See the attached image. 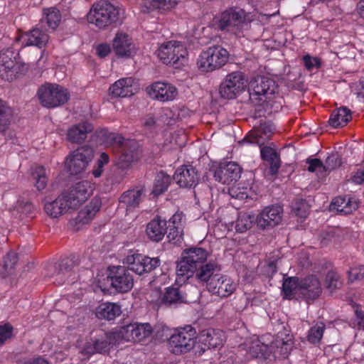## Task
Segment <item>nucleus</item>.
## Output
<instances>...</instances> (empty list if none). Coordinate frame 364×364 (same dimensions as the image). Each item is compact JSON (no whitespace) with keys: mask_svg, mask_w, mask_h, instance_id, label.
<instances>
[{"mask_svg":"<svg viewBox=\"0 0 364 364\" xmlns=\"http://www.w3.org/2000/svg\"><path fill=\"white\" fill-rule=\"evenodd\" d=\"M33 176L36 180V186L38 190H43L47 186L46 171L42 166H36L33 172Z\"/></svg>","mask_w":364,"mask_h":364,"instance_id":"52","label":"nucleus"},{"mask_svg":"<svg viewBox=\"0 0 364 364\" xmlns=\"http://www.w3.org/2000/svg\"><path fill=\"white\" fill-rule=\"evenodd\" d=\"M253 20L250 13L242 9L232 7L220 15L216 26L218 30L236 36H241L245 26Z\"/></svg>","mask_w":364,"mask_h":364,"instance_id":"3","label":"nucleus"},{"mask_svg":"<svg viewBox=\"0 0 364 364\" xmlns=\"http://www.w3.org/2000/svg\"><path fill=\"white\" fill-rule=\"evenodd\" d=\"M326 329V325L323 322H318L311 326L308 331L306 338L307 341L314 345H317L320 343L323 338V333Z\"/></svg>","mask_w":364,"mask_h":364,"instance_id":"45","label":"nucleus"},{"mask_svg":"<svg viewBox=\"0 0 364 364\" xmlns=\"http://www.w3.org/2000/svg\"><path fill=\"white\" fill-rule=\"evenodd\" d=\"M13 327L10 323L0 326V343H4L12 336Z\"/></svg>","mask_w":364,"mask_h":364,"instance_id":"58","label":"nucleus"},{"mask_svg":"<svg viewBox=\"0 0 364 364\" xmlns=\"http://www.w3.org/2000/svg\"><path fill=\"white\" fill-rule=\"evenodd\" d=\"M146 92L150 97L161 102L171 101L178 95V90L175 86L164 82H156L151 84L146 87Z\"/></svg>","mask_w":364,"mask_h":364,"instance_id":"21","label":"nucleus"},{"mask_svg":"<svg viewBox=\"0 0 364 364\" xmlns=\"http://www.w3.org/2000/svg\"><path fill=\"white\" fill-rule=\"evenodd\" d=\"M144 197V191L142 188H136L129 189L124 192L119 199V203L125 206L127 209L136 208Z\"/></svg>","mask_w":364,"mask_h":364,"instance_id":"32","label":"nucleus"},{"mask_svg":"<svg viewBox=\"0 0 364 364\" xmlns=\"http://www.w3.org/2000/svg\"><path fill=\"white\" fill-rule=\"evenodd\" d=\"M352 181L355 184L364 183V167L358 168L352 177Z\"/></svg>","mask_w":364,"mask_h":364,"instance_id":"62","label":"nucleus"},{"mask_svg":"<svg viewBox=\"0 0 364 364\" xmlns=\"http://www.w3.org/2000/svg\"><path fill=\"white\" fill-rule=\"evenodd\" d=\"M325 284L330 291L339 288L342 284L340 275L335 271H329L326 276Z\"/></svg>","mask_w":364,"mask_h":364,"instance_id":"50","label":"nucleus"},{"mask_svg":"<svg viewBox=\"0 0 364 364\" xmlns=\"http://www.w3.org/2000/svg\"><path fill=\"white\" fill-rule=\"evenodd\" d=\"M242 168L235 162L224 161L216 168L214 177L223 184H230L236 182L241 176Z\"/></svg>","mask_w":364,"mask_h":364,"instance_id":"18","label":"nucleus"},{"mask_svg":"<svg viewBox=\"0 0 364 364\" xmlns=\"http://www.w3.org/2000/svg\"><path fill=\"white\" fill-rule=\"evenodd\" d=\"M333 209L344 215L350 214L355 211L359 205L360 200L355 196H343L336 197L331 204Z\"/></svg>","mask_w":364,"mask_h":364,"instance_id":"27","label":"nucleus"},{"mask_svg":"<svg viewBox=\"0 0 364 364\" xmlns=\"http://www.w3.org/2000/svg\"><path fill=\"white\" fill-rule=\"evenodd\" d=\"M283 209L279 205L264 208L257 216V226L262 229L273 228L282 221Z\"/></svg>","mask_w":364,"mask_h":364,"instance_id":"20","label":"nucleus"},{"mask_svg":"<svg viewBox=\"0 0 364 364\" xmlns=\"http://www.w3.org/2000/svg\"><path fill=\"white\" fill-rule=\"evenodd\" d=\"M125 259L128 265L127 269L139 275L148 273L160 264V260L158 257L151 258L141 254L128 255Z\"/></svg>","mask_w":364,"mask_h":364,"instance_id":"15","label":"nucleus"},{"mask_svg":"<svg viewBox=\"0 0 364 364\" xmlns=\"http://www.w3.org/2000/svg\"><path fill=\"white\" fill-rule=\"evenodd\" d=\"M162 301L165 304H175L186 301V297L182 294L181 289L169 287L163 296Z\"/></svg>","mask_w":364,"mask_h":364,"instance_id":"46","label":"nucleus"},{"mask_svg":"<svg viewBox=\"0 0 364 364\" xmlns=\"http://www.w3.org/2000/svg\"><path fill=\"white\" fill-rule=\"evenodd\" d=\"M93 130L92 124L87 122L71 126L67 132V139L72 143H81Z\"/></svg>","mask_w":364,"mask_h":364,"instance_id":"30","label":"nucleus"},{"mask_svg":"<svg viewBox=\"0 0 364 364\" xmlns=\"http://www.w3.org/2000/svg\"><path fill=\"white\" fill-rule=\"evenodd\" d=\"M260 154L262 159L269 164L270 174L276 175L281 166L279 154L274 148L269 146L261 147Z\"/></svg>","mask_w":364,"mask_h":364,"instance_id":"33","label":"nucleus"},{"mask_svg":"<svg viewBox=\"0 0 364 364\" xmlns=\"http://www.w3.org/2000/svg\"><path fill=\"white\" fill-rule=\"evenodd\" d=\"M173 179L181 187L191 188L197 185L199 176L194 167L185 165L176 169Z\"/></svg>","mask_w":364,"mask_h":364,"instance_id":"22","label":"nucleus"},{"mask_svg":"<svg viewBox=\"0 0 364 364\" xmlns=\"http://www.w3.org/2000/svg\"><path fill=\"white\" fill-rule=\"evenodd\" d=\"M44 208L46 213L52 218H58L69 209H72L63 194L60 195L54 201L46 203Z\"/></svg>","mask_w":364,"mask_h":364,"instance_id":"34","label":"nucleus"},{"mask_svg":"<svg viewBox=\"0 0 364 364\" xmlns=\"http://www.w3.org/2000/svg\"><path fill=\"white\" fill-rule=\"evenodd\" d=\"M107 279L112 287L119 292H127L134 285L132 275L124 267H113Z\"/></svg>","mask_w":364,"mask_h":364,"instance_id":"16","label":"nucleus"},{"mask_svg":"<svg viewBox=\"0 0 364 364\" xmlns=\"http://www.w3.org/2000/svg\"><path fill=\"white\" fill-rule=\"evenodd\" d=\"M168 238L170 241H173L174 242H180L182 239L183 235V227L175 226L173 227L171 225H168Z\"/></svg>","mask_w":364,"mask_h":364,"instance_id":"56","label":"nucleus"},{"mask_svg":"<svg viewBox=\"0 0 364 364\" xmlns=\"http://www.w3.org/2000/svg\"><path fill=\"white\" fill-rule=\"evenodd\" d=\"M207 257V251L201 247L185 250L181 259L177 263L176 283L181 285L192 277L196 268L205 263Z\"/></svg>","mask_w":364,"mask_h":364,"instance_id":"2","label":"nucleus"},{"mask_svg":"<svg viewBox=\"0 0 364 364\" xmlns=\"http://www.w3.org/2000/svg\"><path fill=\"white\" fill-rule=\"evenodd\" d=\"M156 53L163 63L172 65L183 64L188 56L186 46L177 41H170L162 43L159 47Z\"/></svg>","mask_w":364,"mask_h":364,"instance_id":"8","label":"nucleus"},{"mask_svg":"<svg viewBox=\"0 0 364 364\" xmlns=\"http://www.w3.org/2000/svg\"><path fill=\"white\" fill-rule=\"evenodd\" d=\"M122 313L121 306L115 303H102L95 311L96 316L100 319L113 320Z\"/></svg>","mask_w":364,"mask_h":364,"instance_id":"35","label":"nucleus"},{"mask_svg":"<svg viewBox=\"0 0 364 364\" xmlns=\"http://www.w3.org/2000/svg\"><path fill=\"white\" fill-rule=\"evenodd\" d=\"M115 53L122 57H130L136 51V48L132 38L125 33H116L112 43Z\"/></svg>","mask_w":364,"mask_h":364,"instance_id":"24","label":"nucleus"},{"mask_svg":"<svg viewBox=\"0 0 364 364\" xmlns=\"http://www.w3.org/2000/svg\"><path fill=\"white\" fill-rule=\"evenodd\" d=\"M72 259H66L60 262L58 267V272L55 274V281L58 284H63L73 274Z\"/></svg>","mask_w":364,"mask_h":364,"instance_id":"42","label":"nucleus"},{"mask_svg":"<svg viewBox=\"0 0 364 364\" xmlns=\"http://www.w3.org/2000/svg\"><path fill=\"white\" fill-rule=\"evenodd\" d=\"M100 205L101 203L99 199H92L89 204L78 213V221L82 223H87L99 211Z\"/></svg>","mask_w":364,"mask_h":364,"instance_id":"39","label":"nucleus"},{"mask_svg":"<svg viewBox=\"0 0 364 364\" xmlns=\"http://www.w3.org/2000/svg\"><path fill=\"white\" fill-rule=\"evenodd\" d=\"M306 164L309 165L307 170L309 172H316L319 178H325V168L323 162L318 159H307Z\"/></svg>","mask_w":364,"mask_h":364,"instance_id":"51","label":"nucleus"},{"mask_svg":"<svg viewBox=\"0 0 364 364\" xmlns=\"http://www.w3.org/2000/svg\"><path fill=\"white\" fill-rule=\"evenodd\" d=\"M237 284L228 276L218 274L208 284L207 289L212 294L225 298L234 293Z\"/></svg>","mask_w":364,"mask_h":364,"instance_id":"17","label":"nucleus"},{"mask_svg":"<svg viewBox=\"0 0 364 364\" xmlns=\"http://www.w3.org/2000/svg\"><path fill=\"white\" fill-rule=\"evenodd\" d=\"M87 21L100 30L116 27L122 23L119 7L106 0H100L91 6Z\"/></svg>","mask_w":364,"mask_h":364,"instance_id":"1","label":"nucleus"},{"mask_svg":"<svg viewBox=\"0 0 364 364\" xmlns=\"http://www.w3.org/2000/svg\"><path fill=\"white\" fill-rule=\"evenodd\" d=\"M136 86L132 77H124L116 81L109 87V93L114 97H127L136 92Z\"/></svg>","mask_w":364,"mask_h":364,"instance_id":"26","label":"nucleus"},{"mask_svg":"<svg viewBox=\"0 0 364 364\" xmlns=\"http://www.w3.org/2000/svg\"><path fill=\"white\" fill-rule=\"evenodd\" d=\"M355 313L358 328L364 330V311L357 308Z\"/></svg>","mask_w":364,"mask_h":364,"instance_id":"64","label":"nucleus"},{"mask_svg":"<svg viewBox=\"0 0 364 364\" xmlns=\"http://www.w3.org/2000/svg\"><path fill=\"white\" fill-rule=\"evenodd\" d=\"M166 223V220L159 216L151 220L147 224L146 230L149 238L156 242L161 240L168 230Z\"/></svg>","mask_w":364,"mask_h":364,"instance_id":"31","label":"nucleus"},{"mask_svg":"<svg viewBox=\"0 0 364 364\" xmlns=\"http://www.w3.org/2000/svg\"><path fill=\"white\" fill-rule=\"evenodd\" d=\"M201 339L205 345L211 348H217L223 343L224 334L220 330L208 329L203 332Z\"/></svg>","mask_w":364,"mask_h":364,"instance_id":"38","label":"nucleus"},{"mask_svg":"<svg viewBox=\"0 0 364 364\" xmlns=\"http://www.w3.org/2000/svg\"><path fill=\"white\" fill-rule=\"evenodd\" d=\"M95 339L97 353H100L108 351L111 346L119 343L115 331L109 333H102Z\"/></svg>","mask_w":364,"mask_h":364,"instance_id":"37","label":"nucleus"},{"mask_svg":"<svg viewBox=\"0 0 364 364\" xmlns=\"http://www.w3.org/2000/svg\"><path fill=\"white\" fill-rule=\"evenodd\" d=\"M92 156V149L88 146H82L66 157L65 167L70 174H79L86 168Z\"/></svg>","mask_w":364,"mask_h":364,"instance_id":"13","label":"nucleus"},{"mask_svg":"<svg viewBox=\"0 0 364 364\" xmlns=\"http://www.w3.org/2000/svg\"><path fill=\"white\" fill-rule=\"evenodd\" d=\"M252 92L250 93L252 101H258L261 105L269 104L277 90L276 82L267 76H257L250 82Z\"/></svg>","mask_w":364,"mask_h":364,"instance_id":"9","label":"nucleus"},{"mask_svg":"<svg viewBox=\"0 0 364 364\" xmlns=\"http://www.w3.org/2000/svg\"><path fill=\"white\" fill-rule=\"evenodd\" d=\"M176 0H151L150 7L154 10H158L161 13L166 12L176 6Z\"/></svg>","mask_w":364,"mask_h":364,"instance_id":"49","label":"nucleus"},{"mask_svg":"<svg viewBox=\"0 0 364 364\" xmlns=\"http://www.w3.org/2000/svg\"><path fill=\"white\" fill-rule=\"evenodd\" d=\"M18 364H49V363L41 357L35 358L23 359Z\"/></svg>","mask_w":364,"mask_h":364,"instance_id":"63","label":"nucleus"},{"mask_svg":"<svg viewBox=\"0 0 364 364\" xmlns=\"http://www.w3.org/2000/svg\"><path fill=\"white\" fill-rule=\"evenodd\" d=\"M171 181L170 176L164 172H159L156 176L152 193L156 196L162 194L168 189Z\"/></svg>","mask_w":364,"mask_h":364,"instance_id":"44","label":"nucleus"},{"mask_svg":"<svg viewBox=\"0 0 364 364\" xmlns=\"http://www.w3.org/2000/svg\"><path fill=\"white\" fill-rule=\"evenodd\" d=\"M255 218L247 213H240L235 222V230L244 232L252 228Z\"/></svg>","mask_w":364,"mask_h":364,"instance_id":"48","label":"nucleus"},{"mask_svg":"<svg viewBox=\"0 0 364 364\" xmlns=\"http://www.w3.org/2000/svg\"><path fill=\"white\" fill-rule=\"evenodd\" d=\"M349 279L351 282L364 279V265L351 268L348 271Z\"/></svg>","mask_w":364,"mask_h":364,"instance_id":"57","label":"nucleus"},{"mask_svg":"<svg viewBox=\"0 0 364 364\" xmlns=\"http://www.w3.org/2000/svg\"><path fill=\"white\" fill-rule=\"evenodd\" d=\"M94 188L93 183L87 180H83L73 183L62 194L70 207L75 209L87 200Z\"/></svg>","mask_w":364,"mask_h":364,"instance_id":"10","label":"nucleus"},{"mask_svg":"<svg viewBox=\"0 0 364 364\" xmlns=\"http://www.w3.org/2000/svg\"><path fill=\"white\" fill-rule=\"evenodd\" d=\"M246 85L245 75L241 72H232L220 83L219 92L224 99H234L245 90Z\"/></svg>","mask_w":364,"mask_h":364,"instance_id":"12","label":"nucleus"},{"mask_svg":"<svg viewBox=\"0 0 364 364\" xmlns=\"http://www.w3.org/2000/svg\"><path fill=\"white\" fill-rule=\"evenodd\" d=\"M14 116V109L6 102L0 99V132H4L9 129Z\"/></svg>","mask_w":364,"mask_h":364,"instance_id":"40","label":"nucleus"},{"mask_svg":"<svg viewBox=\"0 0 364 364\" xmlns=\"http://www.w3.org/2000/svg\"><path fill=\"white\" fill-rule=\"evenodd\" d=\"M291 349V343L290 340L284 341L282 339L277 338L270 346L257 341L251 347L250 350L254 356L267 359L271 354H273L274 357L281 355L285 358L288 355Z\"/></svg>","mask_w":364,"mask_h":364,"instance_id":"11","label":"nucleus"},{"mask_svg":"<svg viewBox=\"0 0 364 364\" xmlns=\"http://www.w3.org/2000/svg\"><path fill=\"white\" fill-rule=\"evenodd\" d=\"M41 104L47 108H55L65 105L70 99V93L63 86L55 83H45L37 92Z\"/></svg>","mask_w":364,"mask_h":364,"instance_id":"6","label":"nucleus"},{"mask_svg":"<svg viewBox=\"0 0 364 364\" xmlns=\"http://www.w3.org/2000/svg\"><path fill=\"white\" fill-rule=\"evenodd\" d=\"M196 331L191 326H186L175 330L168 340L169 350L174 354L189 352L196 343Z\"/></svg>","mask_w":364,"mask_h":364,"instance_id":"7","label":"nucleus"},{"mask_svg":"<svg viewBox=\"0 0 364 364\" xmlns=\"http://www.w3.org/2000/svg\"><path fill=\"white\" fill-rule=\"evenodd\" d=\"M61 21L60 11L55 7H50L43 9V17L42 21L46 23L49 28L56 29Z\"/></svg>","mask_w":364,"mask_h":364,"instance_id":"43","label":"nucleus"},{"mask_svg":"<svg viewBox=\"0 0 364 364\" xmlns=\"http://www.w3.org/2000/svg\"><path fill=\"white\" fill-rule=\"evenodd\" d=\"M220 269L216 262L213 261L205 262L196 268L193 277H195L198 282L205 284L207 288L208 284L212 280L213 277L218 274L216 272H219Z\"/></svg>","mask_w":364,"mask_h":364,"instance_id":"29","label":"nucleus"},{"mask_svg":"<svg viewBox=\"0 0 364 364\" xmlns=\"http://www.w3.org/2000/svg\"><path fill=\"white\" fill-rule=\"evenodd\" d=\"M229 59L228 51L220 46H213L202 51L197 60V67L203 73L220 69Z\"/></svg>","mask_w":364,"mask_h":364,"instance_id":"5","label":"nucleus"},{"mask_svg":"<svg viewBox=\"0 0 364 364\" xmlns=\"http://www.w3.org/2000/svg\"><path fill=\"white\" fill-rule=\"evenodd\" d=\"M18 64L16 53L7 48L0 52V77L8 81H11L18 73Z\"/></svg>","mask_w":364,"mask_h":364,"instance_id":"19","label":"nucleus"},{"mask_svg":"<svg viewBox=\"0 0 364 364\" xmlns=\"http://www.w3.org/2000/svg\"><path fill=\"white\" fill-rule=\"evenodd\" d=\"M341 164V158L336 154H333L328 156L325 163H323V166L325 168V177L328 174V173L336 168L339 167Z\"/></svg>","mask_w":364,"mask_h":364,"instance_id":"54","label":"nucleus"},{"mask_svg":"<svg viewBox=\"0 0 364 364\" xmlns=\"http://www.w3.org/2000/svg\"><path fill=\"white\" fill-rule=\"evenodd\" d=\"M109 137L113 145L118 149L117 165L119 168H129L133 163L139 160L140 150L138 144L134 140L126 139L116 134H111Z\"/></svg>","mask_w":364,"mask_h":364,"instance_id":"4","label":"nucleus"},{"mask_svg":"<svg viewBox=\"0 0 364 364\" xmlns=\"http://www.w3.org/2000/svg\"><path fill=\"white\" fill-rule=\"evenodd\" d=\"M303 61L305 68L309 70H311L314 68H319L321 64L320 60L318 58H313L309 55H304L303 57Z\"/></svg>","mask_w":364,"mask_h":364,"instance_id":"60","label":"nucleus"},{"mask_svg":"<svg viewBox=\"0 0 364 364\" xmlns=\"http://www.w3.org/2000/svg\"><path fill=\"white\" fill-rule=\"evenodd\" d=\"M18 40L21 41L23 46H36L42 48L48 43L49 36L45 31L35 28L21 34Z\"/></svg>","mask_w":364,"mask_h":364,"instance_id":"25","label":"nucleus"},{"mask_svg":"<svg viewBox=\"0 0 364 364\" xmlns=\"http://www.w3.org/2000/svg\"><path fill=\"white\" fill-rule=\"evenodd\" d=\"M321 285L316 275L300 279V294L306 300H315L321 293Z\"/></svg>","mask_w":364,"mask_h":364,"instance_id":"23","label":"nucleus"},{"mask_svg":"<svg viewBox=\"0 0 364 364\" xmlns=\"http://www.w3.org/2000/svg\"><path fill=\"white\" fill-rule=\"evenodd\" d=\"M228 194L233 198L238 200L246 199L248 196L246 187L232 186L228 189Z\"/></svg>","mask_w":364,"mask_h":364,"instance_id":"55","label":"nucleus"},{"mask_svg":"<svg viewBox=\"0 0 364 364\" xmlns=\"http://www.w3.org/2000/svg\"><path fill=\"white\" fill-rule=\"evenodd\" d=\"M183 218V215L182 213H176L168 220L169 225H171V226H182V220Z\"/></svg>","mask_w":364,"mask_h":364,"instance_id":"61","label":"nucleus"},{"mask_svg":"<svg viewBox=\"0 0 364 364\" xmlns=\"http://www.w3.org/2000/svg\"><path fill=\"white\" fill-rule=\"evenodd\" d=\"M351 119V111L346 107H341L333 111L328 123L332 127L338 128L346 126Z\"/></svg>","mask_w":364,"mask_h":364,"instance_id":"36","label":"nucleus"},{"mask_svg":"<svg viewBox=\"0 0 364 364\" xmlns=\"http://www.w3.org/2000/svg\"><path fill=\"white\" fill-rule=\"evenodd\" d=\"M81 353L89 358L90 355L97 353L95 345V339L87 341L81 350Z\"/></svg>","mask_w":364,"mask_h":364,"instance_id":"59","label":"nucleus"},{"mask_svg":"<svg viewBox=\"0 0 364 364\" xmlns=\"http://www.w3.org/2000/svg\"><path fill=\"white\" fill-rule=\"evenodd\" d=\"M284 298L291 299L294 296L300 294V279L292 277L285 279L282 284Z\"/></svg>","mask_w":364,"mask_h":364,"instance_id":"41","label":"nucleus"},{"mask_svg":"<svg viewBox=\"0 0 364 364\" xmlns=\"http://www.w3.org/2000/svg\"><path fill=\"white\" fill-rule=\"evenodd\" d=\"M273 134L272 125L264 123L251 131L245 138L251 144L258 145L260 148L264 146L265 143L270 139Z\"/></svg>","mask_w":364,"mask_h":364,"instance_id":"28","label":"nucleus"},{"mask_svg":"<svg viewBox=\"0 0 364 364\" xmlns=\"http://www.w3.org/2000/svg\"><path fill=\"white\" fill-rule=\"evenodd\" d=\"M158 123L160 124L171 125L176 121V115L169 108H164L157 114Z\"/></svg>","mask_w":364,"mask_h":364,"instance_id":"53","label":"nucleus"},{"mask_svg":"<svg viewBox=\"0 0 364 364\" xmlns=\"http://www.w3.org/2000/svg\"><path fill=\"white\" fill-rule=\"evenodd\" d=\"M115 331L119 343L122 341L141 342L151 335L153 329L148 323H134L122 326Z\"/></svg>","mask_w":364,"mask_h":364,"instance_id":"14","label":"nucleus"},{"mask_svg":"<svg viewBox=\"0 0 364 364\" xmlns=\"http://www.w3.org/2000/svg\"><path fill=\"white\" fill-rule=\"evenodd\" d=\"M18 261L17 254L14 252H9L4 258L3 265L0 269V274L6 277L12 273Z\"/></svg>","mask_w":364,"mask_h":364,"instance_id":"47","label":"nucleus"}]
</instances>
